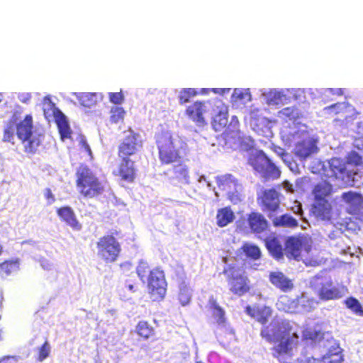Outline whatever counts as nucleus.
I'll return each mask as SVG.
<instances>
[{
  "label": "nucleus",
  "mask_w": 363,
  "mask_h": 363,
  "mask_svg": "<svg viewBox=\"0 0 363 363\" xmlns=\"http://www.w3.org/2000/svg\"><path fill=\"white\" fill-rule=\"evenodd\" d=\"M245 312L255 318L258 323L263 325L260 331V336L269 343H274L272 347V355L280 359L284 355L291 356L294 347L298 343V336L292 332L293 328L290 321L286 319H273L266 325L272 315V310L268 306H247Z\"/></svg>",
  "instance_id": "f257e3e1"
},
{
  "label": "nucleus",
  "mask_w": 363,
  "mask_h": 363,
  "mask_svg": "<svg viewBox=\"0 0 363 363\" xmlns=\"http://www.w3.org/2000/svg\"><path fill=\"white\" fill-rule=\"evenodd\" d=\"M21 140L24 152L28 155H34L42 145L44 135L33 131V116L26 115L19 123L14 119L9 120L4 127L2 141L15 144V135Z\"/></svg>",
  "instance_id": "f03ea898"
},
{
  "label": "nucleus",
  "mask_w": 363,
  "mask_h": 363,
  "mask_svg": "<svg viewBox=\"0 0 363 363\" xmlns=\"http://www.w3.org/2000/svg\"><path fill=\"white\" fill-rule=\"evenodd\" d=\"M75 176L77 191L83 198H97L105 192V182L86 165L81 164L77 168Z\"/></svg>",
  "instance_id": "7ed1b4c3"
},
{
  "label": "nucleus",
  "mask_w": 363,
  "mask_h": 363,
  "mask_svg": "<svg viewBox=\"0 0 363 363\" xmlns=\"http://www.w3.org/2000/svg\"><path fill=\"white\" fill-rule=\"evenodd\" d=\"M156 144L158 157L162 164L180 162L183 157L182 152H185L186 147L184 142L174 137L167 131H162L158 134Z\"/></svg>",
  "instance_id": "20e7f679"
},
{
  "label": "nucleus",
  "mask_w": 363,
  "mask_h": 363,
  "mask_svg": "<svg viewBox=\"0 0 363 363\" xmlns=\"http://www.w3.org/2000/svg\"><path fill=\"white\" fill-rule=\"evenodd\" d=\"M117 230L101 236L96 242L98 257L106 264L116 262L120 257L122 248L116 237Z\"/></svg>",
  "instance_id": "39448f33"
},
{
  "label": "nucleus",
  "mask_w": 363,
  "mask_h": 363,
  "mask_svg": "<svg viewBox=\"0 0 363 363\" xmlns=\"http://www.w3.org/2000/svg\"><path fill=\"white\" fill-rule=\"evenodd\" d=\"M124 137L118 146L119 159L133 160L136 158L143 147V140L139 133L133 130L123 132Z\"/></svg>",
  "instance_id": "423d86ee"
},
{
  "label": "nucleus",
  "mask_w": 363,
  "mask_h": 363,
  "mask_svg": "<svg viewBox=\"0 0 363 363\" xmlns=\"http://www.w3.org/2000/svg\"><path fill=\"white\" fill-rule=\"evenodd\" d=\"M248 163L265 179H277L281 175L279 168L271 162L263 151L252 154L249 157Z\"/></svg>",
  "instance_id": "0eeeda50"
},
{
  "label": "nucleus",
  "mask_w": 363,
  "mask_h": 363,
  "mask_svg": "<svg viewBox=\"0 0 363 363\" xmlns=\"http://www.w3.org/2000/svg\"><path fill=\"white\" fill-rule=\"evenodd\" d=\"M223 273L226 276L230 289L233 294L242 295L249 292V280L247 277L239 274L238 267L230 264L223 269Z\"/></svg>",
  "instance_id": "6e6552de"
},
{
  "label": "nucleus",
  "mask_w": 363,
  "mask_h": 363,
  "mask_svg": "<svg viewBox=\"0 0 363 363\" xmlns=\"http://www.w3.org/2000/svg\"><path fill=\"white\" fill-rule=\"evenodd\" d=\"M260 206L269 218H272L280 211L279 194L274 189L264 190L260 198Z\"/></svg>",
  "instance_id": "1a4fd4ad"
},
{
  "label": "nucleus",
  "mask_w": 363,
  "mask_h": 363,
  "mask_svg": "<svg viewBox=\"0 0 363 363\" xmlns=\"http://www.w3.org/2000/svg\"><path fill=\"white\" fill-rule=\"evenodd\" d=\"M167 286L164 273L162 270L157 267L149 272L147 289L151 295H164Z\"/></svg>",
  "instance_id": "9d476101"
},
{
  "label": "nucleus",
  "mask_w": 363,
  "mask_h": 363,
  "mask_svg": "<svg viewBox=\"0 0 363 363\" xmlns=\"http://www.w3.org/2000/svg\"><path fill=\"white\" fill-rule=\"evenodd\" d=\"M310 287L318 295H337V290L333 285L329 277L317 275L310 281Z\"/></svg>",
  "instance_id": "9b49d317"
},
{
  "label": "nucleus",
  "mask_w": 363,
  "mask_h": 363,
  "mask_svg": "<svg viewBox=\"0 0 363 363\" xmlns=\"http://www.w3.org/2000/svg\"><path fill=\"white\" fill-rule=\"evenodd\" d=\"M118 166L117 175L121 180L133 183L137 177V168L133 160L120 159Z\"/></svg>",
  "instance_id": "f8f14e48"
},
{
  "label": "nucleus",
  "mask_w": 363,
  "mask_h": 363,
  "mask_svg": "<svg viewBox=\"0 0 363 363\" xmlns=\"http://www.w3.org/2000/svg\"><path fill=\"white\" fill-rule=\"evenodd\" d=\"M330 169L333 175L343 182L350 180L357 174L356 172L349 170L345 162L339 158H332L330 162Z\"/></svg>",
  "instance_id": "ddd939ff"
},
{
  "label": "nucleus",
  "mask_w": 363,
  "mask_h": 363,
  "mask_svg": "<svg viewBox=\"0 0 363 363\" xmlns=\"http://www.w3.org/2000/svg\"><path fill=\"white\" fill-rule=\"evenodd\" d=\"M306 240L301 237H289L285 242V252L289 258L299 260L301 251L306 247Z\"/></svg>",
  "instance_id": "4468645a"
},
{
  "label": "nucleus",
  "mask_w": 363,
  "mask_h": 363,
  "mask_svg": "<svg viewBox=\"0 0 363 363\" xmlns=\"http://www.w3.org/2000/svg\"><path fill=\"white\" fill-rule=\"evenodd\" d=\"M269 280L275 288L284 293H290L295 287L293 280L281 272H271Z\"/></svg>",
  "instance_id": "2eb2a0df"
},
{
  "label": "nucleus",
  "mask_w": 363,
  "mask_h": 363,
  "mask_svg": "<svg viewBox=\"0 0 363 363\" xmlns=\"http://www.w3.org/2000/svg\"><path fill=\"white\" fill-rule=\"evenodd\" d=\"M57 215L60 220L65 223L74 230H81L82 224L77 220L74 210L69 206H62L56 210Z\"/></svg>",
  "instance_id": "dca6fc26"
},
{
  "label": "nucleus",
  "mask_w": 363,
  "mask_h": 363,
  "mask_svg": "<svg viewBox=\"0 0 363 363\" xmlns=\"http://www.w3.org/2000/svg\"><path fill=\"white\" fill-rule=\"evenodd\" d=\"M206 112L205 103L203 101H195L189 105L185 111L186 115L194 122L199 125L206 123L203 114Z\"/></svg>",
  "instance_id": "f3484780"
},
{
  "label": "nucleus",
  "mask_w": 363,
  "mask_h": 363,
  "mask_svg": "<svg viewBox=\"0 0 363 363\" xmlns=\"http://www.w3.org/2000/svg\"><path fill=\"white\" fill-rule=\"evenodd\" d=\"M247 223L252 232L261 233L268 228V222L264 216L259 213L252 211L247 215Z\"/></svg>",
  "instance_id": "a211bd4d"
},
{
  "label": "nucleus",
  "mask_w": 363,
  "mask_h": 363,
  "mask_svg": "<svg viewBox=\"0 0 363 363\" xmlns=\"http://www.w3.org/2000/svg\"><path fill=\"white\" fill-rule=\"evenodd\" d=\"M318 148L311 139L307 138L298 142L294 147V152L296 156L301 160H306L312 154L316 152Z\"/></svg>",
  "instance_id": "6ab92c4d"
},
{
  "label": "nucleus",
  "mask_w": 363,
  "mask_h": 363,
  "mask_svg": "<svg viewBox=\"0 0 363 363\" xmlns=\"http://www.w3.org/2000/svg\"><path fill=\"white\" fill-rule=\"evenodd\" d=\"M313 213L321 219H330L332 206L327 199L314 200L312 206Z\"/></svg>",
  "instance_id": "aec40b11"
},
{
  "label": "nucleus",
  "mask_w": 363,
  "mask_h": 363,
  "mask_svg": "<svg viewBox=\"0 0 363 363\" xmlns=\"http://www.w3.org/2000/svg\"><path fill=\"white\" fill-rule=\"evenodd\" d=\"M19 259H8L0 263V278L5 279L18 272L19 270Z\"/></svg>",
  "instance_id": "412c9836"
},
{
  "label": "nucleus",
  "mask_w": 363,
  "mask_h": 363,
  "mask_svg": "<svg viewBox=\"0 0 363 363\" xmlns=\"http://www.w3.org/2000/svg\"><path fill=\"white\" fill-rule=\"evenodd\" d=\"M272 220V224L276 228H295L298 227V220L289 214H283L280 216H274Z\"/></svg>",
  "instance_id": "4be33fe9"
},
{
  "label": "nucleus",
  "mask_w": 363,
  "mask_h": 363,
  "mask_svg": "<svg viewBox=\"0 0 363 363\" xmlns=\"http://www.w3.org/2000/svg\"><path fill=\"white\" fill-rule=\"evenodd\" d=\"M55 118L62 140L70 138L72 131L65 116L57 110Z\"/></svg>",
  "instance_id": "5701e85b"
},
{
  "label": "nucleus",
  "mask_w": 363,
  "mask_h": 363,
  "mask_svg": "<svg viewBox=\"0 0 363 363\" xmlns=\"http://www.w3.org/2000/svg\"><path fill=\"white\" fill-rule=\"evenodd\" d=\"M235 218L233 211L230 206L220 208L217 211L216 223L218 226L223 228L232 223Z\"/></svg>",
  "instance_id": "b1692460"
},
{
  "label": "nucleus",
  "mask_w": 363,
  "mask_h": 363,
  "mask_svg": "<svg viewBox=\"0 0 363 363\" xmlns=\"http://www.w3.org/2000/svg\"><path fill=\"white\" fill-rule=\"evenodd\" d=\"M135 333L143 340H148L155 335V328L146 320H140L137 323Z\"/></svg>",
  "instance_id": "393cba45"
},
{
  "label": "nucleus",
  "mask_w": 363,
  "mask_h": 363,
  "mask_svg": "<svg viewBox=\"0 0 363 363\" xmlns=\"http://www.w3.org/2000/svg\"><path fill=\"white\" fill-rule=\"evenodd\" d=\"M240 250L250 260H258L262 257L260 248L255 244L245 242L240 248Z\"/></svg>",
  "instance_id": "a878e982"
},
{
  "label": "nucleus",
  "mask_w": 363,
  "mask_h": 363,
  "mask_svg": "<svg viewBox=\"0 0 363 363\" xmlns=\"http://www.w3.org/2000/svg\"><path fill=\"white\" fill-rule=\"evenodd\" d=\"M332 189V185L328 182H323L317 184L313 189L314 200L327 199Z\"/></svg>",
  "instance_id": "bb28decb"
},
{
  "label": "nucleus",
  "mask_w": 363,
  "mask_h": 363,
  "mask_svg": "<svg viewBox=\"0 0 363 363\" xmlns=\"http://www.w3.org/2000/svg\"><path fill=\"white\" fill-rule=\"evenodd\" d=\"M228 110L225 108L224 110L220 111L213 118L212 127L216 132L223 130L228 124Z\"/></svg>",
  "instance_id": "cd10ccee"
},
{
  "label": "nucleus",
  "mask_w": 363,
  "mask_h": 363,
  "mask_svg": "<svg viewBox=\"0 0 363 363\" xmlns=\"http://www.w3.org/2000/svg\"><path fill=\"white\" fill-rule=\"evenodd\" d=\"M218 188L223 191H230L238 185V180L231 174H225L216 178Z\"/></svg>",
  "instance_id": "c85d7f7f"
},
{
  "label": "nucleus",
  "mask_w": 363,
  "mask_h": 363,
  "mask_svg": "<svg viewBox=\"0 0 363 363\" xmlns=\"http://www.w3.org/2000/svg\"><path fill=\"white\" fill-rule=\"evenodd\" d=\"M173 179L178 182L188 183L189 179V171L186 165L179 162L177 165L173 167Z\"/></svg>",
  "instance_id": "c756f323"
},
{
  "label": "nucleus",
  "mask_w": 363,
  "mask_h": 363,
  "mask_svg": "<svg viewBox=\"0 0 363 363\" xmlns=\"http://www.w3.org/2000/svg\"><path fill=\"white\" fill-rule=\"evenodd\" d=\"M209 306L216 323L219 325H224L226 323L224 310L213 298L209 301Z\"/></svg>",
  "instance_id": "7c9ffc66"
},
{
  "label": "nucleus",
  "mask_w": 363,
  "mask_h": 363,
  "mask_svg": "<svg viewBox=\"0 0 363 363\" xmlns=\"http://www.w3.org/2000/svg\"><path fill=\"white\" fill-rule=\"evenodd\" d=\"M75 96L80 105L84 107L90 108L97 103V95L95 93H78Z\"/></svg>",
  "instance_id": "2f4dec72"
},
{
  "label": "nucleus",
  "mask_w": 363,
  "mask_h": 363,
  "mask_svg": "<svg viewBox=\"0 0 363 363\" xmlns=\"http://www.w3.org/2000/svg\"><path fill=\"white\" fill-rule=\"evenodd\" d=\"M266 247L270 254L276 259L283 257V248L281 245L276 238H272L266 241Z\"/></svg>",
  "instance_id": "473e14b6"
},
{
  "label": "nucleus",
  "mask_w": 363,
  "mask_h": 363,
  "mask_svg": "<svg viewBox=\"0 0 363 363\" xmlns=\"http://www.w3.org/2000/svg\"><path fill=\"white\" fill-rule=\"evenodd\" d=\"M341 198L346 203L352 207H358L363 203L362 195L352 191L344 192Z\"/></svg>",
  "instance_id": "72a5a7b5"
},
{
  "label": "nucleus",
  "mask_w": 363,
  "mask_h": 363,
  "mask_svg": "<svg viewBox=\"0 0 363 363\" xmlns=\"http://www.w3.org/2000/svg\"><path fill=\"white\" fill-rule=\"evenodd\" d=\"M322 359L325 363H342L344 360L342 350L339 347L335 348L334 352L330 350Z\"/></svg>",
  "instance_id": "f704fd0d"
},
{
  "label": "nucleus",
  "mask_w": 363,
  "mask_h": 363,
  "mask_svg": "<svg viewBox=\"0 0 363 363\" xmlns=\"http://www.w3.org/2000/svg\"><path fill=\"white\" fill-rule=\"evenodd\" d=\"M345 304L356 315L363 316V307L360 302L354 297L349 296L345 299Z\"/></svg>",
  "instance_id": "c9c22d12"
},
{
  "label": "nucleus",
  "mask_w": 363,
  "mask_h": 363,
  "mask_svg": "<svg viewBox=\"0 0 363 363\" xmlns=\"http://www.w3.org/2000/svg\"><path fill=\"white\" fill-rule=\"evenodd\" d=\"M344 162L347 166L351 165L355 167L363 166L362 157L355 151L349 152Z\"/></svg>",
  "instance_id": "e433bc0d"
},
{
  "label": "nucleus",
  "mask_w": 363,
  "mask_h": 363,
  "mask_svg": "<svg viewBox=\"0 0 363 363\" xmlns=\"http://www.w3.org/2000/svg\"><path fill=\"white\" fill-rule=\"evenodd\" d=\"M279 113L283 117L291 121H295L300 118V113L296 107L284 108Z\"/></svg>",
  "instance_id": "4c0bfd02"
},
{
  "label": "nucleus",
  "mask_w": 363,
  "mask_h": 363,
  "mask_svg": "<svg viewBox=\"0 0 363 363\" xmlns=\"http://www.w3.org/2000/svg\"><path fill=\"white\" fill-rule=\"evenodd\" d=\"M50 354V346L48 340H45L44 343L38 350L37 360L43 362L49 357Z\"/></svg>",
  "instance_id": "58836bf2"
},
{
  "label": "nucleus",
  "mask_w": 363,
  "mask_h": 363,
  "mask_svg": "<svg viewBox=\"0 0 363 363\" xmlns=\"http://www.w3.org/2000/svg\"><path fill=\"white\" fill-rule=\"evenodd\" d=\"M197 94V91L192 88L183 89L179 95V103L184 104L188 103L191 98Z\"/></svg>",
  "instance_id": "ea45409f"
},
{
  "label": "nucleus",
  "mask_w": 363,
  "mask_h": 363,
  "mask_svg": "<svg viewBox=\"0 0 363 363\" xmlns=\"http://www.w3.org/2000/svg\"><path fill=\"white\" fill-rule=\"evenodd\" d=\"M125 111L121 107H115L111 111L110 121L113 123H118L124 118Z\"/></svg>",
  "instance_id": "a19ab883"
},
{
  "label": "nucleus",
  "mask_w": 363,
  "mask_h": 363,
  "mask_svg": "<svg viewBox=\"0 0 363 363\" xmlns=\"http://www.w3.org/2000/svg\"><path fill=\"white\" fill-rule=\"evenodd\" d=\"M346 108L342 103H337L328 106L324 108V111L331 115H337L339 113H345Z\"/></svg>",
  "instance_id": "79ce46f5"
},
{
  "label": "nucleus",
  "mask_w": 363,
  "mask_h": 363,
  "mask_svg": "<svg viewBox=\"0 0 363 363\" xmlns=\"http://www.w3.org/2000/svg\"><path fill=\"white\" fill-rule=\"evenodd\" d=\"M108 99L114 104H121L124 101L122 92H111L108 94Z\"/></svg>",
  "instance_id": "37998d69"
},
{
  "label": "nucleus",
  "mask_w": 363,
  "mask_h": 363,
  "mask_svg": "<svg viewBox=\"0 0 363 363\" xmlns=\"http://www.w3.org/2000/svg\"><path fill=\"white\" fill-rule=\"evenodd\" d=\"M136 272L141 279H144L146 277L147 273L149 272L147 264L145 262H140L136 269Z\"/></svg>",
  "instance_id": "c03bdc74"
},
{
  "label": "nucleus",
  "mask_w": 363,
  "mask_h": 363,
  "mask_svg": "<svg viewBox=\"0 0 363 363\" xmlns=\"http://www.w3.org/2000/svg\"><path fill=\"white\" fill-rule=\"evenodd\" d=\"M298 363H325L324 359L320 358H315L313 357H304L298 359Z\"/></svg>",
  "instance_id": "a18cd8bd"
},
{
  "label": "nucleus",
  "mask_w": 363,
  "mask_h": 363,
  "mask_svg": "<svg viewBox=\"0 0 363 363\" xmlns=\"http://www.w3.org/2000/svg\"><path fill=\"white\" fill-rule=\"evenodd\" d=\"M44 196L48 204H52L55 201V197L50 188H46L45 189Z\"/></svg>",
  "instance_id": "49530a36"
},
{
  "label": "nucleus",
  "mask_w": 363,
  "mask_h": 363,
  "mask_svg": "<svg viewBox=\"0 0 363 363\" xmlns=\"http://www.w3.org/2000/svg\"><path fill=\"white\" fill-rule=\"evenodd\" d=\"M139 284L138 283L135 282H130L126 281L125 283V288H126L129 292L130 293H135L138 291Z\"/></svg>",
  "instance_id": "de8ad7c7"
},
{
  "label": "nucleus",
  "mask_w": 363,
  "mask_h": 363,
  "mask_svg": "<svg viewBox=\"0 0 363 363\" xmlns=\"http://www.w3.org/2000/svg\"><path fill=\"white\" fill-rule=\"evenodd\" d=\"M316 337H317V333H313L311 331H306L303 333V340H313L316 338Z\"/></svg>",
  "instance_id": "09e8293b"
},
{
  "label": "nucleus",
  "mask_w": 363,
  "mask_h": 363,
  "mask_svg": "<svg viewBox=\"0 0 363 363\" xmlns=\"http://www.w3.org/2000/svg\"><path fill=\"white\" fill-rule=\"evenodd\" d=\"M354 146L358 150H363V137L355 138Z\"/></svg>",
  "instance_id": "8fccbe9b"
},
{
  "label": "nucleus",
  "mask_w": 363,
  "mask_h": 363,
  "mask_svg": "<svg viewBox=\"0 0 363 363\" xmlns=\"http://www.w3.org/2000/svg\"><path fill=\"white\" fill-rule=\"evenodd\" d=\"M13 360H15L13 357L6 356L0 359V363H13Z\"/></svg>",
  "instance_id": "3c124183"
},
{
  "label": "nucleus",
  "mask_w": 363,
  "mask_h": 363,
  "mask_svg": "<svg viewBox=\"0 0 363 363\" xmlns=\"http://www.w3.org/2000/svg\"><path fill=\"white\" fill-rule=\"evenodd\" d=\"M184 300H180L182 306H185L190 302V296H184Z\"/></svg>",
  "instance_id": "603ef678"
},
{
  "label": "nucleus",
  "mask_w": 363,
  "mask_h": 363,
  "mask_svg": "<svg viewBox=\"0 0 363 363\" xmlns=\"http://www.w3.org/2000/svg\"><path fill=\"white\" fill-rule=\"evenodd\" d=\"M82 145L84 147L85 150L89 152V154L90 155L91 154V148L89 147V145L86 143V141H83L82 142Z\"/></svg>",
  "instance_id": "864d4df0"
},
{
  "label": "nucleus",
  "mask_w": 363,
  "mask_h": 363,
  "mask_svg": "<svg viewBox=\"0 0 363 363\" xmlns=\"http://www.w3.org/2000/svg\"><path fill=\"white\" fill-rule=\"evenodd\" d=\"M338 296H320L321 299L323 300H329V299H333V298H337Z\"/></svg>",
  "instance_id": "5fc2aeb1"
},
{
  "label": "nucleus",
  "mask_w": 363,
  "mask_h": 363,
  "mask_svg": "<svg viewBox=\"0 0 363 363\" xmlns=\"http://www.w3.org/2000/svg\"><path fill=\"white\" fill-rule=\"evenodd\" d=\"M228 199L231 201H235V199H234V194L233 192H228Z\"/></svg>",
  "instance_id": "6e6d98bb"
},
{
  "label": "nucleus",
  "mask_w": 363,
  "mask_h": 363,
  "mask_svg": "<svg viewBox=\"0 0 363 363\" xmlns=\"http://www.w3.org/2000/svg\"><path fill=\"white\" fill-rule=\"evenodd\" d=\"M351 224H352V225H354V223L353 222H351V221L347 223V229H351V230H356V228H352V227H349V225H351Z\"/></svg>",
  "instance_id": "4d7b16f0"
},
{
  "label": "nucleus",
  "mask_w": 363,
  "mask_h": 363,
  "mask_svg": "<svg viewBox=\"0 0 363 363\" xmlns=\"http://www.w3.org/2000/svg\"><path fill=\"white\" fill-rule=\"evenodd\" d=\"M238 97L239 99H242L243 98L242 94V93H240V94L238 96Z\"/></svg>",
  "instance_id": "13d9d810"
},
{
  "label": "nucleus",
  "mask_w": 363,
  "mask_h": 363,
  "mask_svg": "<svg viewBox=\"0 0 363 363\" xmlns=\"http://www.w3.org/2000/svg\"><path fill=\"white\" fill-rule=\"evenodd\" d=\"M305 249H306V252H308L310 251V250H311V247L308 246L307 247H305Z\"/></svg>",
  "instance_id": "bf43d9fd"
},
{
  "label": "nucleus",
  "mask_w": 363,
  "mask_h": 363,
  "mask_svg": "<svg viewBox=\"0 0 363 363\" xmlns=\"http://www.w3.org/2000/svg\"><path fill=\"white\" fill-rule=\"evenodd\" d=\"M2 252H3V247L0 244V255H1Z\"/></svg>",
  "instance_id": "052dcab7"
},
{
  "label": "nucleus",
  "mask_w": 363,
  "mask_h": 363,
  "mask_svg": "<svg viewBox=\"0 0 363 363\" xmlns=\"http://www.w3.org/2000/svg\"><path fill=\"white\" fill-rule=\"evenodd\" d=\"M1 101H2V94L0 93V102H1Z\"/></svg>",
  "instance_id": "680f3d73"
}]
</instances>
